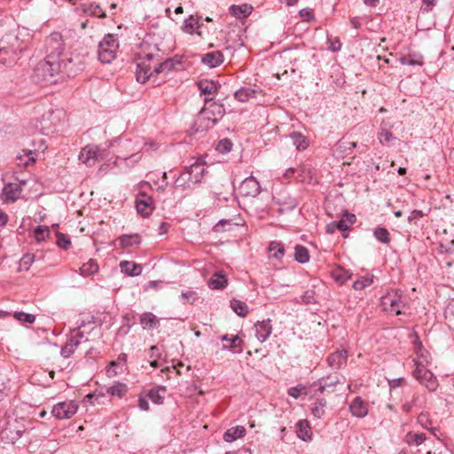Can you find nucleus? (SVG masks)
<instances>
[{
  "instance_id": "obj_1",
  "label": "nucleus",
  "mask_w": 454,
  "mask_h": 454,
  "mask_svg": "<svg viewBox=\"0 0 454 454\" xmlns=\"http://www.w3.org/2000/svg\"><path fill=\"white\" fill-rule=\"evenodd\" d=\"M61 71L60 59L53 55H46L44 59L36 65L34 78L43 85L53 84L62 78Z\"/></svg>"
},
{
  "instance_id": "obj_2",
  "label": "nucleus",
  "mask_w": 454,
  "mask_h": 454,
  "mask_svg": "<svg viewBox=\"0 0 454 454\" xmlns=\"http://www.w3.org/2000/svg\"><path fill=\"white\" fill-rule=\"evenodd\" d=\"M204 101L205 106L199 113L195 121L196 131L212 128L225 114V108L223 104L212 102L210 98H205Z\"/></svg>"
},
{
  "instance_id": "obj_3",
  "label": "nucleus",
  "mask_w": 454,
  "mask_h": 454,
  "mask_svg": "<svg viewBox=\"0 0 454 454\" xmlns=\"http://www.w3.org/2000/svg\"><path fill=\"white\" fill-rule=\"evenodd\" d=\"M142 51L138 54L140 62L137 64V81L140 83H145L154 73L153 68L147 65L146 61H151L153 59L160 60V49L156 44L151 45L146 42L142 44Z\"/></svg>"
},
{
  "instance_id": "obj_4",
  "label": "nucleus",
  "mask_w": 454,
  "mask_h": 454,
  "mask_svg": "<svg viewBox=\"0 0 454 454\" xmlns=\"http://www.w3.org/2000/svg\"><path fill=\"white\" fill-rule=\"evenodd\" d=\"M118 49L119 41L117 37L113 34L105 35L98 43V57L99 61L105 64L111 63L116 58Z\"/></svg>"
},
{
  "instance_id": "obj_5",
  "label": "nucleus",
  "mask_w": 454,
  "mask_h": 454,
  "mask_svg": "<svg viewBox=\"0 0 454 454\" xmlns=\"http://www.w3.org/2000/svg\"><path fill=\"white\" fill-rule=\"evenodd\" d=\"M384 310L400 315L405 307V301L402 297V293L395 290L383 295L380 299Z\"/></svg>"
},
{
  "instance_id": "obj_6",
  "label": "nucleus",
  "mask_w": 454,
  "mask_h": 454,
  "mask_svg": "<svg viewBox=\"0 0 454 454\" xmlns=\"http://www.w3.org/2000/svg\"><path fill=\"white\" fill-rule=\"evenodd\" d=\"M45 47L47 55H53L59 59L65 56L63 54L65 50L64 39L59 32H53L46 38Z\"/></svg>"
},
{
  "instance_id": "obj_7",
  "label": "nucleus",
  "mask_w": 454,
  "mask_h": 454,
  "mask_svg": "<svg viewBox=\"0 0 454 454\" xmlns=\"http://www.w3.org/2000/svg\"><path fill=\"white\" fill-rule=\"evenodd\" d=\"M416 368L413 371V376L430 391H434L438 387V382L435 376L427 369L424 365H421L415 362Z\"/></svg>"
},
{
  "instance_id": "obj_8",
  "label": "nucleus",
  "mask_w": 454,
  "mask_h": 454,
  "mask_svg": "<svg viewBox=\"0 0 454 454\" xmlns=\"http://www.w3.org/2000/svg\"><path fill=\"white\" fill-rule=\"evenodd\" d=\"M78 410V404L74 401H65L55 404L51 414L59 419H67L73 417Z\"/></svg>"
},
{
  "instance_id": "obj_9",
  "label": "nucleus",
  "mask_w": 454,
  "mask_h": 454,
  "mask_svg": "<svg viewBox=\"0 0 454 454\" xmlns=\"http://www.w3.org/2000/svg\"><path fill=\"white\" fill-rule=\"evenodd\" d=\"M60 63L62 69V78L65 76H74L83 68L82 63L79 57L72 58L65 55L60 59Z\"/></svg>"
},
{
  "instance_id": "obj_10",
  "label": "nucleus",
  "mask_w": 454,
  "mask_h": 454,
  "mask_svg": "<svg viewBox=\"0 0 454 454\" xmlns=\"http://www.w3.org/2000/svg\"><path fill=\"white\" fill-rule=\"evenodd\" d=\"M101 150L98 146L90 145L82 149L79 160L87 166H93L101 158Z\"/></svg>"
},
{
  "instance_id": "obj_11",
  "label": "nucleus",
  "mask_w": 454,
  "mask_h": 454,
  "mask_svg": "<svg viewBox=\"0 0 454 454\" xmlns=\"http://www.w3.org/2000/svg\"><path fill=\"white\" fill-rule=\"evenodd\" d=\"M273 200L279 205L281 213L292 211L298 206L297 200L290 196L286 191H280L273 196Z\"/></svg>"
},
{
  "instance_id": "obj_12",
  "label": "nucleus",
  "mask_w": 454,
  "mask_h": 454,
  "mask_svg": "<svg viewBox=\"0 0 454 454\" xmlns=\"http://www.w3.org/2000/svg\"><path fill=\"white\" fill-rule=\"evenodd\" d=\"M356 215L354 214H350L345 212L343 217L339 221H333L326 225V232L329 234L334 233L337 230L340 231H348L349 227L355 223Z\"/></svg>"
},
{
  "instance_id": "obj_13",
  "label": "nucleus",
  "mask_w": 454,
  "mask_h": 454,
  "mask_svg": "<svg viewBox=\"0 0 454 454\" xmlns=\"http://www.w3.org/2000/svg\"><path fill=\"white\" fill-rule=\"evenodd\" d=\"M240 193L245 197H256L261 192L259 182L252 176L245 178L239 186Z\"/></svg>"
},
{
  "instance_id": "obj_14",
  "label": "nucleus",
  "mask_w": 454,
  "mask_h": 454,
  "mask_svg": "<svg viewBox=\"0 0 454 454\" xmlns=\"http://www.w3.org/2000/svg\"><path fill=\"white\" fill-rule=\"evenodd\" d=\"M348 360V351L346 349L336 350L327 356L328 366L334 371L341 369L346 365Z\"/></svg>"
},
{
  "instance_id": "obj_15",
  "label": "nucleus",
  "mask_w": 454,
  "mask_h": 454,
  "mask_svg": "<svg viewBox=\"0 0 454 454\" xmlns=\"http://www.w3.org/2000/svg\"><path fill=\"white\" fill-rule=\"evenodd\" d=\"M20 184L16 183H8L2 190L1 199L5 203L14 202L20 197Z\"/></svg>"
},
{
  "instance_id": "obj_16",
  "label": "nucleus",
  "mask_w": 454,
  "mask_h": 454,
  "mask_svg": "<svg viewBox=\"0 0 454 454\" xmlns=\"http://www.w3.org/2000/svg\"><path fill=\"white\" fill-rule=\"evenodd\" d=\"M136 208L142 215H149L154 208L153 199L145 193H139L136 200Z\"/></svg>"
},
{
  "instance_id": "obj_17",
  "label": "nucleus",
  "mask_w": 454,
  "mask_h": 454,
  "mask_svg": "<svg viewBox=\"0 0 454 454\" xmlns=\"http://www.w3.org/2000/svg\"><path fill=\"white\" fill-rule=\"evenodd\" d=\"M256 338L264 342L272 333V325L270 319L262 320L254 325Z\"/></svg>"
},
{
  "instance_id": "obj_18",
  "label": "nucleus",
  "mask_w": 454,
  "mask_h": 454,
  "mask_svg": "<svg viewBox=\"0 0 454 454\" xmlns=\"http://www.w3.org/2000/svg\"><path fill=\"white\" fill-rule=\"evenodd\" d=\"M228 279L222 270L215 271L207 281V286L212 290H222L226 287Z\"/></svg>"
},
{
  "instance_id": "obj_19",
  "label": "nucleus",
  "mask_w": 454,
  "mask_h": 454,
  "mask_svg": "<svg viewBox=\"0 0 454 454\" xmlns=\"http://www.w3.org/2000/svg\"><path fill=\"white\" fill-rule=\"evenodd\" d=\"M349 411L353 416L364 418L368 413L367 404L360 396H356L349 405Z\"/></svg>"
},
{
  "instance_id": "obj_20",
  "label": "nucleus",
  "mask_w": 454,
  "mask_h": 454,
  "mask_svg": "<svg viewBox=\"0 0 454 454\" xmlns=\"http://www.w3.org/2000/svg\"><path fill=\"white\" fill-rule=\"evenodd\" d=\"M185 169L188 171L195 184L201 182L203 176L207 173V167L200 162H195Z\"/></svg>"
},
{
  "instance_id": "obj_21",
  "label": "nucleus",
  "mask_w": 454,
  "mask_h": 454,
  "mask_svg": "<svg viewBox=\"0 0 454 454\" xmlns=\"http://www.w3.org/2000/svg\"><path fill=\"white\" fill-rule=\"evenodd\" d=\"M338 383H340V377L338 375H329L319 379L314 385L318 386V391L320 393H324L326 389L333 388Z\"/></svg>"
},
{
  "instance_id": "obj_22",
  "label": "nucleus",
  "mask_w": 454,
  "mask_h": 454,
  "mask_svg": "<svg viewBox=\"0 0 454 454\" xmlns=\"http://www.w3.org/2000/svg\"><path fill=\"white\" fill-rule=\"evenodd\" d=\"M201 60L206 66L212 68L223 63V56L221 51H216L206 53L205 55H203Z\"/></svg>"
},
{
  "instance_id": "obj_23",
  "label": "nucleus",
  "mask_w": 454,
  "mask_h": 454,
  "mask_svg": "<svg viewBox=\"0 0 454 454\" xmlns=\"http://www.w3.org/2000/svg\"><path fill=\"white\" fill-rule=\"evenodd\" d=\"M192 184H195L192 178L186 169H184L175 181V188L181 191L190 189Z\"/></svg>"
},
{
  "instance_id": "obj_24",
  "label": "nucleus",
  "mask_w": 454,
  "mask_h": 454,
  "mask_svg": "<svg viewBox=\"0 0 454 454\" xmlns=\"http://www.w3.org/2000/svg\"><path fill=\"white\" fill-rule=\"evenodd\" d=\"M120 268L121 272L125 273L130 277H137L142 273L141 265L129 262V261H122L120 262Z\"/></svg>"
},
{
  "instance_id": "obj_25",
  "label": "nucleus",
  "mask_w": 454,
  "mask_h": 454,
  "mask_svg": "<svg viewBox=\"0 0 454 454\" xmlns=\"http://www.w3.org/2000/svg\"><path fill=\"white\" fill-rule=\"evenodd\" d=\"M258 90L251 87H242L235 92L234 98L238 101L245 103L249 101L251 98H256Z\"/></svg>"
},
{
  "instance_id": "obj_26",
  "label": "nucleus",
  "mask_w": 454,
  "mask_h": 454,
  "mask_svg": "<svg viewBox=\"0 0 454 454\" xmlns=\"http://www.w3.org/2000/svg\"><path fill=\"white\" fill-rule=\"evenodd\" d=\"M230 13L237 19H243L249 16L252 12L253 7L248 4L241 5L232 4L230 6Z\"/></svg>"
},
{
  "instance_id": "obj_27",
  "label": "nucleus",
  "mask_w": 454,
  "mask_h": 454,
  "mask_svg": "<svg viewBox=\"0 0 454 454\" xmlns=\"http://www.w3.org/2000/svg\"><path fill=\"white\" fill-rule=\"evenodd\" d=\"M201 95H212L217 92L219 86L212 80H201L197 82Z\"/></svg>"
},
{
  "instance_id": "obj_28",
  "label": "nucleus",
  "mask_w": 454,
  "mask_h": 454,
  "mask_svg": "<svg viewBox=\"0 0 454 454\" xmlns=\"http://www.w3.org/2000/svg\"><path fill=\"white\" fill-rule=\"evenodd\" d=\"M129 387L127 384L116 381L114 385L106 387V394L114 397L122 398L128 393Z\"/></svg>"
},
{
  "instance_id": "obj_29",
  "label": "nucleus",
  "mask_w": 454,
  "mask_h": 454,
  "mask_svg": "<svg viewBox=\"0 0 454 454\" xmlns=\"http://www.w3.org/2000/svg\"><path fill=\"white\" fill-rule=\"evenodd\" d=\"M80 344L81 340H77V338L68 337L67 343L61 348V356L64 358L70 357L75 352Z\"/></svg>"
},
{
  "instance_id": "obj_30",
  "label": "nucleus",
  "mask_w": 454,
  "mask_h": 454,
  "mask_svg": "<svg viewBox=\"0 0 454 454\" xmlns=\"http://www.w3.org/2000/svg\"><path fill=\"white\" fill-rule=\"evenodd\" d=\"M140 324L144 329L156 328L160 322L157 317L152 312H145L140 316Z\"/></svg>"
},
{
  "instance_id": "obj_31",
  "label": "nucleus",
  "mask_w": 454,
  "mask_h": 454,
  "mask_svg": "<svg viewBox=\"0 0 454 454\" xmlns=\"http://www.w3.org/2000/svg\"><path fill=\"white\" fill-rule=\"evenodd\" d=\"M246 429L242 426H237L229 428L223 434V440L227 442H231L245 435Z\"/></svg>"
},
{
  "instance_id": "obj_32",
  "label": "nucleus",
  "mask_w": 454,
  "mask_h": 454,
  "mask_svg": "<svg viewBox=\"0 0 454 454\" xmlns=\"http://www.w3.org/2000/svg\"><path fill=\"white\" fill-rule=\"evenodd\" d=\"M297 436L302 441H310L312 439L311 428L306 420H300L297 425Z\"/></svg>"
},
{
  "instance_id": "obj_33",
  "label": "nucleus",
  "mask_w": 454,
  "mask_h": 454,
  "mask_svg": "<svg viewBox=\"0 0 454 454\" xmlns=\"http://www.w3.org/2000/svg\"><path fill=\"white\" fill-rule=\"evenodd\" d=\"M166 387L152 388L147 393V397L155 404H162L165 399Z\"/></svg>"
},
{
  "instance_id": "obj_34",
  "label": "nucleus",
  "mask_w": 454,
  "mask_h": 454,
  "mask_svg": "<svg viewBox=\"0 0 454 454\" xmlns=\"http://www.w3.org/2000/svg\"><path fill=\"white\" fill-rule=\"evenodd\" d=\"M289 137L292 139L293 145L298 151H303L309 146L308 138L301 133L294 131Z\"/></svg>"
},
{
  "instance_id": "obj_35",
  "label": "nucleus",
  "mask_w": 454,
  "mask_h": 454,
  "mask_svg": "<svg viewBox=\"0 0 454 454\" xmlns=\"http://www.w3.org/2000/svg\"><path fill=\"white\" fill-rule=\"evenodd\" d=\"M119 241L122 247H131L141 243V237L138 234H124L119 238Z\"/></svg>"
},
{
  "instance_id": "obj_36",
  "label": "nucleus",
  "mask_w": 454,
  "mask_h": 454,
  "mask_svg": "<svg viewBox=\"0 0 454 454\" xmlns=\"http://www.w3.org/2000/svg\"><path fill=\"white\" fill-rule=\"evenodd\" d=\"M79 271L82 277L87 278L91 275H94L98 271V265L95 260L90 259L87 262L83 263L80 267Z\"/></svg>"
},
{
  "instance_id": "obj_37",
  "label": "nucleus",
  "mask_w": 454,
  "mask_h": 454,
  "mask_svg": "<svg viewBox=\"0 0 454 454\" xmlns=\"http://www.w3.org/2000/svg\"><path fill=\"white\" fill-rule=\"evenodd\" d=\"M179 63L178 61H175L174 59H167L164 61L157 64L153 67V71L155 74H159L160 73L168 74L171 70L175 68V65Z\"/></svg>"
},
{
  "instance_id": "obj_38",
  "label": "nucleus",
  "mask_w": 454,
  "mask_h": 454,
  "mask_svg": "<svg viewBox=\"0 0 454 454\" xmlns=\"http://www.w3.org/2000/svg\"><path fill=\"white\" fill-rule=\"evenodd\" d=\"M332 276L337 283L343 285L351 278L352 274L349 272V270L339 266L333 270Z\"/></svg>"
},
{
  "instance_id": "obj_39",
  "label": "nucleus",
  "mask_w": 454,
  "mask_h": 454,
  "mask_svg": "<svg viewBox=\"0 0 454 454\" xmlns=\"http://www.w3.org/2000/svg\"><path fill=\"white\" fill-rule=\"evenodd\" d=\"M82 11L90 16L106 17V13L101 10V7L94 3L82 4Z\"/></svg>"
},
{
  "instance_id": "obj_40",
  "label": "nucleus",
  "mask_w": 454,
  "mask_h": 454,
  "mask_svg": "<svg viewBox=\"0 0 454 454\" xmlns=\"http://www.w3.org/2000/svg\"><path fill=\"white\" fill-rule=\"evenodd\" d=\"M294 250V259L297 262L303 264L309 261V253L305 247L301 245H297L295 246Z\"/></svg>"
},
{
  "instance_id": "obj_41",
  "label": "nucleus",
  "mask_w": 454,
  "mask_h": 454,
  "mask_svg": "<svg viewBox=\"0 0 454 454\" xmlns=\"http://www.w3.org/2000/svg\"><path fill=\"white\" fill-rule=\"evenodd\" d=\"M200 27L199 18L191 15L189 18L184 20L183 29L185 33L192 35Z\"/></svg>"
},
{
  "instance_id": "obj_42",
  "label": "nucleus",
  "mask_w": 454,
  "mask_h": 454,
  "mask_svg": "<svg viewBox=\"0 0 454 454\" xmlns=\"http://www.w3.org/2000/svg\"><path fill=\"white\" fill-rule=\"evenodd\" d=\"M231 307L233 311L239 317H246L248 313L247 305L239 300L233 299L231 301Z\"/></svg>"
},
{
  "instance_id": "obj_43",
  "label": "nucleus",
  "mask_w": 454,
  "mask_h": 454,
  "mask_svg": "<svg viewBox=\"0 0 454 454\" xmlns=\"http://www.w3.org/2000/svg\"><path fill=\"white\" fill-rule=\"evenodd\" d=\"M325 399H317L311 409L313 416L317 419H321L325 415Z\"/></svg>"
},
{
  "instance_id": "obj_44",
  "label": "nucleus",
  "mask_w": 454,
  "mask_h": 454,
  "mask_svg": "<svg viewBox=\"0 0 454 454\" xmlns=\"http://www.w3.org/2000/svg\"><path fill=\"white\" fill-rule=\"evenodd\" d=\"M373 235L377 240L383 244H388L390 242V237L388 231L384 227H377L374 229Z\"/></svg>"
},
{
  "instance_id": "obj_45",
  "label": "nucleus",
  "mask_w": 454,
  "mask_h": 454,
  "mask_svg": "<svg viewBox=\"0 0 454 454\" xmlns=\"http://www.w3.org/2000/svg\"><path fill=\"white\" fill-rule=\"evenodd\" d=\"M269 250L271 253V256L277 259L281 258L285 254L284 246L278 241H271L270 243Z\"/></svg>"
},
{
  "instance_id": "obj_46",
  "label": "nucleus",
  "mask_w": 454,
  "mask_h": 454,
  "mask_svg": "<svg viewBox=\"0 0 454 454\" xmlns=\"http://www.w3.org/2000/svg\"><path fill=\"white\" fill-rule=\"evenodd\" d=\"M405 438H406V442L409 445H416V446L422 444L427 440L425 434L408 433L406 434Z\"/></svg>"
},
{
  "instance_id": "obj_47",
  "label": "nucleus",
  "mask_w": 454,
  "mask_h": 454,
  "mask_svg": "<svg viewBox=\"0 0 454 454\" xmlns=\"http://www.w3.org/2000/svg\"><path fill=\"white\" fill-rule=\"evenodd\" d=\"M372 281L373 276L372 275L361 277L353 283V288L355 290H363L365 287L369 286L372 283Z\"/></svg>"
},
{
  "instance_id": "obj_48",
  "label": "nucleus",
  "mask_w": 454,
  "mask_h": 454,
  "mask_svg": "<svg viewBox=\"0 0 454 454\" xmlns=\"http://www.w3.org/2000/svg\"><path fill=\"white\" fill-rule=\"evenodd\" d=\"M356 147V142L340 140L336 145V150L340 153H350Z\"/></svg>"
},
{
  "instance_id": "obj_49",
  "label": "nucleus",
  "mask_w": 454,
  "mask_h": 454,
  "mask_svg": "<svg viewBox=\"0 0 454 454\" xmlns=\"http://www.w3.org/2000/svg\"><path fill=\"white\" fill-rule=\"evenodd\" d=\"M181 299H182V302L184 304H185V303L192 304L199 299V295H198L197 292H195L192 289H187L181 293Z\"/></svg>"
},
{
  "instance_id": "obj_50",
  "label": "nucleus",
  "mask_w": 454,
  "mask_h": 454,
  "mask_svg": "<svg viewBox=\"0 0 454 454\" xmlns=\"http://www.w3.org/2000/svg\"><path fill=\"white\" fill-rule=\"evenodd\" d=\"M444 317L449 327L454 331V301L446 307Z\"/></svg>"
},
{
  "instance_id": "obj_51",
  "label": "nucleus",
  "mask_w": 454,
  "mask_h": 454,
  "mask_svg": "<svg viewBox=\"0 0 454 454\" xmlns=\"http://www.w3.org/2000/svg\"><path fill=\"white\" fill-rule=\"evenodd\" d=\"M35 261V255L33 254H26L20 260L19 270H28L31 264Z\"/></svg>"
},
{
  "instance_id": "obj_52",
  "label": "nucleus",
  "mask_w": 454,
  "mask_h": 454,
  "mask_svg": "<svg viewBox=\"0 0 454 454\" xmlns=\"http://www.w3.org/2000/svg\"><path fill=\"white\" fill-rule=\"evenodd\" d=\"M50 235V229L47 226L39 225L35 229V239L38 241H43Z\"/></svg>"
},
{
  "instance_id": "obj_53",
  "label": "nucleus",
  "mask_w": 454,
  "mask_h": 454,
  "mask_svg": "<svg viewBox=\"0 0 454 454\" xmlns=\"http://www.w3.org/2000/svg\"><path fill=\"white\" fill-rule=\"evenodd\" d=\"M231 148L232 143L228 138L221 139L216 145V151H218L220 153H227L231 152Z\"/></svg>"
},
{
  "instance_id": "obj_54",
  "label": "nucleus",
  "mask_w": 454,
  "mask_h": 454,
  "mask_svg": "<svg viewBox=\"0 0 454 454\" xmlns=\"http://www.w3.org/2000/svg\"><path fill=\"white\" fill-rule=\"evenodd\" d=\"M221 340L223 341L230 342V344L228 346L227 345L223 346L224 348H234L236 347L240 346V344L242 343V340L238 335L232 336L231 338H228L227 335H223V336H222Z\"/></svg>"
},
{
  "instance_id": "obj_55",
  "label": "nucleus",
  "mask_w": 454,
  "mask_h": 454,
  "mask_svg": "<svg viewBox=\"0 0 454 454\" xmlns=\"http://www.w3.org/2000/svg\"><path fill=\"white\" fill-rule=\"evenodd\" d=\"M393 133L387 129H381L379 132V139L382 145H387L394 139Z\"/></svg>"
},
{
  "instance_id": "obj_56",
  "label": "nucleus",
  "mask_w": 454,
  "mask_h": 454,
  "mask_svg": "<svg viewBox=\"0 0 454 454\" xmlns=\"http://www.w3.org/2000/svg\"><path fill=\"white\" fill-rule=\"evenodd\" d=\"M14 317L20 321L25 323L32 324L35 320V316L33 314L26 313V312H15Z\"/></svg>"
},
{
  "instance_id": "obj_57",
  "label": "nucleus",
  "mask_w": 454,
  "mask_h": 454,
  "mask_svg": "<svg viewBox=\"0 0 454 454\" xmlns=\"http://www.w3.org/2000/svg\"><path fill=\"white\" fill-rule=\"evenodd\" d=\"M85 325L84 322L81 323V325L70 332L69 338H77V340H81V343L82 341H88V339L85 338L83 332L81 331V328Z\"/></svg>"
},
{
  "instance_id": "obj_58",
  "label": "nucleus",
  "mask_w": 454,
  "mask_h": 454,
  "mask_svg": "<svg viewBox=\"0 0 454 454\" xmlns=\"http://www.w3.org/2000/svg\"><path fill=\"white\" fill-rule=\"evenodd\" d=\"M71 244V241L69 238H67L66 235L58 232L57 233V245L63 248L67 249Z\"/></svg>"
},
{
  "instance_id": "obj_59",
  "label": "nucleus",
  "mask_w": 454,
  "mask_h": 454,
  "mask_svg": "<svg viewBox=\"0 0 454 454\" xmlns=\"http://www.w3.org/2000/svg\"><path fill=\"white\" fill-rule=\"evenodd\" d=\"M400 62L403 65H409V66H422L423 61L421 59H414L411 56H403L400 59Z\"/></svg>"
},
{
  "instance_id": "obj_60",
  "label": "nucleus",
  "mask_w": 454,
  "mask_h": 454,
  "mask_svg": "<svg viewBox=\"0 0 454 454\" xmlns=\"http://www.w3.org/2000/svg\"><path fill=\"white\" fill-rule=\"evenodd\" d=\"M418 422L421 425L422 427L430 430L435 435V431L437 430V428H435V427L429 428L427 427L428 418H427V414L420 413L418 416Z\"/></svg>"
},
{
  "instance_id": "obj_61",
  "label": "nucleus",
  "mask_w": 454,
  "mask_h": 454,
  "mask_svg": "<svg viewBox=\"0 0 454 454\" xmlns=\"http://www.w3.org/2000/svg\"><path fill=\"white\" fill-rule=\"evenodd\" d=\"M303 390H305V387H303L301 385H298V386L289 388L288 395H291L292 397L297 399L301 395V391H303Z\"/></svg>"
},
{
  "instance_id": "obj_62",
  "label": "nucleus",
  "mask_w": 454,
  "mask_h": 454,
  "mask_svg": "<svg viewBox=\"0 0 454 454\" xmlns=\"http://www.w3.org/2000/svg\"><path fill=\"white\" fill-rule=\"evenodd\" d=\"M301 298L305 303H313L315 302V292L312 290H307Z\"/></svg>"
},
{
  "instance_id": "obj_63",
  "label": "nucleus",
  "mask_w": 454,
  "mask_h": 454,
  "mask_svg": "<svg viewBox=\"0 0 454 454\" xmlns=\"http://www.w3.org/2000/svg\"><path fill=\"white\" fill-rule=\"evenodd\" d=\"M102 397H105V394H101V393H92V394H89L87 395L86 398L88 399V401L91 403V404H95V403H99V399L102 398Z\"/></svg>"
},
{
  "instance_id": "obj_64",
  "label": "nucleus",
  "mask_w": 454,
  "mask_h": 454,
  "mask_svg": "<svg viewBox=\"0 0 454 454\" xmlns=\"http://www.w3.org/2000/svg\"><path fill=\"white\" fill-rule=\"evenodd\" d=\"M300 15L301 18L306 19L307 20L314 19L313 11L309 8L301 10Z\"/></svg>"
}]
</instances>
